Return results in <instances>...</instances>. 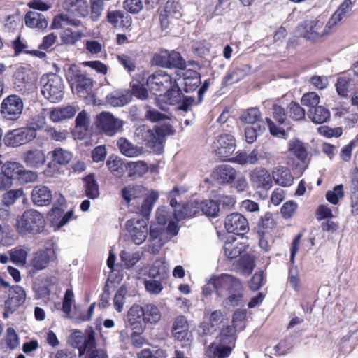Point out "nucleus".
<instances>
[{"label": "nucleus", "instance_id": "680f3d73", "mask_svg": "<svg viewBox=\"0 0 358 358\" xmlns=\"http://www.w3.org/2000/svg\"><path fill=\"white\" fill-rule=\"evenodd\" d=\"M159 194L156 192H152L149 196L145 199L141 206V213L143 216H148L152 209V204L157 201Z\"/></svg>", "mask_w": 358, "mask_h": 358}, {"label": "nucleus", "instance_id": "9d476101", "mask_svg": "<svg viewBox=\"0 0 358 358\" xmlns=\"http://www.w3.org/2000/svg\"><path fill=\"white\" fill-rule=\"evenodd\" d=\"M36 138V133L25 127L9 131L4 136L3 143L8 147L17 148Z\"/></svg>", "mask_w": 358, "mask_h": 358}, {"label": "nucleus", "instance_id": "0eeeda50", "mask_svg": "<svg viewBox=\"0 0 358 358\" xmlns=\"http://www.w3.org/2000/svg\"><path fill=\"white\" fill-rule=\"evenodd\" d=\"M94 124L103 134L113 136L122 127L123 122L109 112H101L96 115Z\"/></svg>", "mask_w": 358, "mask_h": 358}, {"label": "nucleus", "instance_id": "f257e3e1", "mask_svg": "<svg viewBox=\"0 0 358 358\" xmlns=\"http://www.w3.org/2000/svg\"><path fill=\"white\" fill-rule=\"evenodd\" d=\"M162 318V313L157 306L146 303L143 306L132 305L127 315V323L133 330L143 331L146 324H156Z\"/></svg>", "mask_w": 358, "mask_h": 358}, {"label": "nucleus", "instance_id": "1a4fd4ad", "mask_svg": "<svg viewBox=\"0 0 358 358\" xmlns=\"http://www.w3.org/2000/svg\"><path fill=\"white\" fill-rule=\"evenodd\" d=\"M23 109L22 99L17 95H9L2 101L0 112L4 119L16 121L21 117Z\"/></svg>", "mask_w": 358, "mask_h": 358}, {"label": "nucleus", "instance_id": "f704fd0d", "mask_svg": "<svg viewBox=\"0 0 358 358\" xmlns=\"http://www.w3.org/2000/svg\"><path fill=\"white\" fill-rule=\"evenodd\" d=\"M240 120L254 126L258 125L259 123H264L261 113L257 108H251L243 111L240 116Z\"/></svg>", "mask_w": 358, "mask_h": 358}, {"label": "nucleus", "instance_id": "338daca9", "mask_svg": "<svg viewBox=\"0 0 358 358\" xmlns=\"http://www.w3.org/2000/svg\"><path fill=\"white\" fill-rule=\"evenodd\" d=\"M108 169L116 176H120L122 173V167L120 160L115 156H110L106 162Z\"/></svg>", "mask_w": 358, "mask_h": 358}, {"label": "nucleus", "instance_id": "6e6d98bb", "mask_svg": "<svg viewBox=\"0 0 358 358\" xmlns=\"http://www.w3.org/2000/svg\"><path fill=\"white\" fill-rule=\"evenodd\" d=\"M127 289L126 287L121 286L116 292L114 296V308L117 312H121L125 303Z\"/></svg>", "mask_w": 358, "mask_h": 358}, {"label": "nucleus", "instance_id": "09e8293b", "mask_svg": "<svg viewBox=\"0 0 358 358\" xmlns=\"http://www.w3.org/2000/svg\"><path fill=\"white\" fill-rule=\"evenodd\" d=\"M144 193L143 188L140 185L128 186L122 189V196L129 203L133 199L139 197Z\"/></svg>", "mask_w": 358, "mask_h": 358}, {"label": "nucleus", "instance_id": "4c0bfd02", "mask_svg": "<svg viewBox=\"0 0 358 358\" xmlns=\"http://www.w3.org/2000/svg\"><path fill=\"white\" fill-rule=\"evenodd\" d=\"M50 154L52 160L59 165L69 164L73 157L71 152L62 148H56Z\"/></svg>", "mask_w": 358, "mask_h": 358}, {"label": "nucleus", "instance_id": "bb28decb", "mask_svg": "<svg viewBox=\"0 0 358 358\" xmlns=\"http://www.w3.org/2000/svg\"><path fill=\"white\" fill-rule=\"evenodd\" d=\"M64 7L77 17H85L89 13L86 0H65Z\"/></svg>", "mask_w": 358, "mask_h": 358}, {"label": "nucleus", "instance_id": "9b49d317", "mask_svg": "<svg viewBox=\"0 0 358 358\" xmlns=\"http://www.w3.org/2000/svg\"><path fill=\"white\" fill-rule=\"evenodd\" d=\"M176 81L166 71L160 70L155 72L147 79L146 85L154 92H163L172 87Z\"/></svg>", "mask_w": 358, "mask_h": 358}, {"label": "nucleus", "instance_id": "423d86ee", "mask_svg": "<svg viewBox=\"0 0 358 358\" xmlns=\"http://www.w3.org/2000/svg\"><path fill=\"white\" fill-rule=\"evenodd\" d=\"M66 77L74 94L85 97L90 92L93 85L92 79L81 73L76 66L69 69Z\"/></svg>", "mask_w": 358, "mask_h": 358}, {"label": "nucleus", "instance_id": "a211bd4d", "mask_svg": "<svg viewBox=\"0 0 358 358\" xmlns=\"http://www.w3.org/2000/svg\"><path fill=\"white\" fill-rule=\"evenodd\" d=\"M180 84L184 86L186 92L194 91L201 83L200 74L192 69H187L180 75Z\"/></svg>", "mask_w": 358, "mask_h": 358}, {"label": "nucleus", "instance_id": "7ed1b4c3", "mask_svg": "<svg viewBox=\"0 0 358 358\" xmlns=\"http://www.w3.org/2000/svg\"><path fill=\"white\" fill-rule=\"evenodd\" d=\"M45 221L43 215L35 209L25 210L16 219V229L19 234H37L45 228Z\"/></svg>", "mask_w": 358, "mask_h": 358}, {"label": "nucleus", "instance_id": "de8ad7c7", "mask_svg": "<svg viewBox=\"0 0 358 358\" xmlns=\"http://www.w3.org/2000/svg\"><path fill=\"white\" fill-rule=\"evenodd\" d=\"M200 204V210L202 213L209 217H217L220 212V207L217 202L213 200L204 201Z\"/></svg>", "mask_w": 358, "mask_h": 358}, {"label": "nucleus", "instance_id": "a878e982", "mask_svg": "<svg viewBox=\"0 0 358 358\" xmlns=\"http://www.w3.org/2000/svg\"><path fill=\"white\" fill-rule=\"evenodd\" d=\"M78 111V108L73 106L66 107H57L50 113V119L53 122H59L72 118Z\"/></svg>", "mask_w": 358, "mask_h": 358}, {"label": "nucleus", "instance_id": "e2e57ef3", "mask_svg": "<svg viewBox=\"0 0 358 358\" xmlns=\"http://www.w3.org/2000/svg\"><path fill=\"white\" fill-rule=\"evenodd\" d=\"M298 208L297 203L294 201L285 202L280 210L282 217L285 219L291 218L296 213Z\"/></svg>", "mask_w": 358, "mask_h": 358}, {"label": "nucleus", "instance_id": "473e14b6", "mask_svg": "<svg viewBox=\"0 0 358 358\" xmlns=\"http://www.w3.org/2000/svg\"><path fill=\"white\" fill-rule=\"evenodd\" d=\"M117 145L122 154L128 157H137L143 153L141 148L133 145L124 138H119Z\"/></svg>", "mask_w": 358, "mask_h": 358}, {"label": "nucleus", "instance_id": "4be33fe9", "mask_svg": "<svg viewBox=\"0 0 358 358\" xmlns=\"http://www.w3.org/2000/svg\"><path fill=\"white\" fill-rule=\"evenodd\" d=\"M131 100V93L128 90H115L106 96V101L108 104L115 107L124 106Z\"/></svg>", "mask_w": 358, "mask_h": 358}, {"label": "nucleus", "instance_id": "f3484780", "mask_svg": "<svg viewBox=\"0 0 358 358\" xmlns=\"http://www.w3.org/2000/svg\"><path fill=\"white\" fill-rule=\"evenodd\" d=\"M31 199L36 206H43L50 203L52 194L51 190L45 185H37L31 191Z\"/></svg>", "mask_w": 358, "mask_h": 358}, {"label": "nucleus", "instance_id": "4d7b16f0", "mask_svg": "<svg viewBox=\"0 0 358 358\" xmlns=\"http://www.w3.org/2000/svg\"><path fill=\"white\" fill-rule=\"evenodd\" d=\"M320 100L318 94L316 92H311L305 93L301 97V102L305 106L314 108L317 107Z\"/></svg>", "mask_w": 358, "mask_h": 358}, {"label": "nucleus", "instance_id": "2f4dec72", "mask_svg": "<svg viewBox=\"0 0 358 358\" xmlns=\"http://www.w3.org/2000/svg\"><path fill=\"white\" fill-rule=\"evenodd\" d=\"M148 233L147 223L143 220L137 221L136 225L134 226L133 229L130 231L131 239L136 245H140L145 241Z\"/></svg>", "mask_w": 358, "mask_h": 358}, {"label": "nucleus", "instance_id": "aec40b11", "mask_svg": "<svg viewBox=\"0 0 358 358\" xmlns=\"http://www.w3.org/2000/svg\"><path fill=\"white\" fill-rule=\"evenodd\" d=\"M251 182L257 188L270 189L272 180L270 173L265 169H255L250 175Z\"/></svg>", "mask_w": 358, "mask_h": 358}, {"label": "nucleus", "instance_id": "8fccbe9b", "mask_svg": "<svg viewBox=\"0 0 358 358\" xmlns=\"http://www.w3.org/2000/svg\"><path fill=\"white\" fill-rule=\"evenodd\" d=\"M265 129L264 123H259L258 125H250L245 129V141L248 143L255 141L257 136Z\"/></svg>", "mask_w": 358, "mask_h": 358}, {"label": "nucleus", "instance_id": "603ef678", "mask_svg": "<svg viewBox=\"0 0 358 358\" xmlns=\"http://www.w3.org/2000/svg\"><path fill=\"white\" fill-rule=\"evenodd\" d=\"M238 269L244 275H249L255 268L254 259L250 255H245L239 259Z\"/></svg>", "mask_w": 358, "mask_h": 358}, {"label": "nucleus", "instance_id": "3c124183", "mask_svg": "<svg viewBox=\"0 0 358 358\" xmlns=\"http://www.w3.org/2000/svg\"><path fill=\"white\" fill-rule=\"evenodd\" d=\"M21 197H23L24 199H26L25 194L22 189H11L6 192L3 195L2 201L6 207H9L12 206L17 199Z\"/></svg>", "mask_w": 358, "mask_h": 358}, {"label": "nucleus", "instance_id": "7c9ffc66", "mask_svg": "<svg viewBox=\"0 0 358 358\" xmlns=\"http://www.w3.org/2000/svg\"><path fill=\"white\" fill-rule=\"evenodd\" d=\"M273 178L276 184L283 187L290 186L294 180L290 171L285 167L275 169L273 172Z\"/></svg>", "mask_w": 358, "mask_h": 358}, {"label": "nucleus", "instance_id": "a19ab883", "mask_svg": "<svg viewBox=\"0 0 358 358\" xmlns=\"http://www.w3.org/2000/svg\"><path fill=\"white\" fill-rule=\"evenodd\" d=\"M22 171V164L18 162H8L1 166V171L7 178L13 181L19 178Z\"/></svg>", "mask_w": 358, "mask_h": 358}, {"label": "nucleus", "instance_id": "f03ea898", "mask_svg": "<svg viewBox=\"0 0 358 358\" xmlns=\"http://www.w3.org/2000/svg\"><path fill=\"white\" fill-rule=\"evenodd\" d=\"M215 292L219 297H227L231 305H237L243 296V286L241 282L228 274H222L214 278Z\"/></svg>", "mask_w": 358, "mask_h": 358}, {"label": "nucleus", "instance_id": "f8f14e48", "mask_svg": "<svg viewBox=\"0 0 358 358\" xmlns=\"http://www.w3.org/2000/svg\"><path fill=\"white\" fill-rule=\"evenodd\" d=\"M248 245L243 236H229L224 245V252L227 257L234 259L239 257L247 249Z\"/></svg>", "mask_w": 358, "mask_h": 358}, {"label": "nucleus", "instance_id": "5fc2aeb1", "mask_svg": "<svg viewBox=\"0 0 358 358\" xmlns=\"http://www.w3.org/2000/svg\"><path fill=\"white\" fill-rule=\"evenodd\" d=\"M167 68L176 67L180 69H184L186 66L185 60L179 52L176 51L169 52Z\"/></svg>", "mask_w": 358, "mask_h": 358}, {"label": "nucleus", "instance_id": "864d4df0", "mask_svg": "<svg viewBox=\"0 0 358 358\" xmlns=\"http://www.w3.org/2000/svg\"><path fill=\"white\" fill-rule=\"evenodd\" d=\"M236 330L232 326H227L223 328L219 336L218 341L224 343H233L235 344L236 341Z\"/></svg>", "mask_w": 358, "mask_h": 358}, {"label": "nucleus", "instance_id": "69168bd1", "mask_svg": "<svg viewBox=\"0 0 358 358\" xmlns=\"http://www.w3.org/2000/svg\"><path fill=\"white\" fill-rule=\"evenodd\" d=\"M82 34L78 31H72L70 29L64 31V34L61 36L62 42L68 45H73L77 41L80 40Z\"/></svg>", "mask_w": 358, "mask_h": 358}, {"label": "nucleus", "instance_id": "774afa93", "mask_svg": "<svg viewBox=\"0 0 358 358\" xmlns=\"http://www.w3.org/2000/svg\"><path fill=\"white\" fill-rule=\"evenodd\" d=\"M103 8L104 4L101 0H91V19L93 21L99 20Z\"/></svg>", "mask_w": 358, "mask_h": 358}, {"label": "nucleus", "instance_id": "6e6552de", "mask_svg": "<svg viewBox=\"0 0 358 358\" xmlns=\"http://www.w3.org/2000/svg\"><path fill=\"white\" fill-rule=\"evenodd\" d=\"M324 22L320 19L305 21L298 27V32L308 39H316L329 34L334 27H329L327 23L324 26Z\"/></svg>", "mask_w": 358, "mask_h": 358}, {"label": "nucleus", "instance_id": "a18cd8bd", "mask_svg": "<svg viewBox=\"0 0 358 358\" xmlns=\"http://www.w3.org/2000/svg\"><path fill=\"white\" fill-rule=\"evenodd\" d=\"M166 90V93L164 95V101L170 105L180 103L182 98L181 90L178 87H175L174 84Z\"/></svg>", "mask_w": 358, "mask_h": 358}, {"label": "nucleus", "instance_id": "39448f33", "mask_svg": "<svg viewBox=\"0 0 358 358\" xmlns=\"http://www.w3.org/2000/svg\"><path fill=\"white\" fill-rule=\"evenodd\" d=\"M41 93L52 103L60 101L64 94V85L62 78L55 74L44 75L41 78Z\"/></svg>", "mask_w": 358, "mask_h": 358}, {"label": "nucleus", "instance_id": "13d9d810", "mask_svg": "<svg viewBox=\"0 0 358 358\" xmlns=\"http://www.w3.org/2000/svg\"><path fill=\"white\" fill-rule=\"evenodd\" d=\"M46 120L43 114H38L33 116L28 122V129H30L36 133L37 130H40L45 125Z\"/></svg>", "mask_w": 358, "mask_h": 358}, {"label": "nucleus", "instance_id": "c756f323", "mask_svg": "<svg viewBox=\"0 0 358 358\" xmlns=\"http://www.w3.org/2000/svg\"><path fill=\"white\" fill-rule=\"evenodd\" d=\"M169 268L162 259L155 261L149 270V276L152 278H159L162 280L166 278Z\"/></svg>", "mask_w": 358, "mask_h": 358}, {"label": "nucleus", "instance_id": "052dcab7", "mask_svg": "<svg viewBox=\"0 0 358 358\" xmlns=\"http://www.w3.org/2000/svg\"><path fill=\"white\" fill-rule=\"evenodd\" d=\"M289 117L295 121L302 120L305 118V110L298 103L291 102L289 105Z\"/></svg>", "mask_w": 358, "mask_h": 358}, {"label": "nucleus", "instance_id": "c03bdc74", "mask_svg": "<svg viewBox=\"0 0 358 358\" xmlns=\"http://www.w3.org/2000/svg\"><path fill=\"white\" fill-rule=\"evenodd\" d=\"M148 166L143 161L128 163V175L130 177L140 178L148 171Z\"/></svg>", "mask_w": 358, "mask_h": 358}, {"label": "nucleus", "instance_id": "6ab92c4d", "mask_svg": "<svg viewBox=\"0 0 358 358\" xmlns=\"http://www.w3.org/2000/svg\"><path fill=\"white\" fill-rule=\"evenodd\" d=\"M335 86L338 95L343 97H347L358 87L351 76L346 73L342 74L338 78Z\"/></svg>", "mask_w": 358, "mask_h": 358}, {"label": "nucleus", "instance_id": "5701e85b", "mask_svg": "<svg viewBox=\"0 0 358 358\" xmlns=\"http://www.w3.org/2000/svg\"><path fill=\"white\" fill-rule=\"evenodd\" d=\"M235 344L224 343L220 342L218 343H211L207 350L206 354L210 357L227 358L231 354Z\"/></svg>", "mask_w": 358, "mask_h": 358}, {"label": "nucleus", "instance_id": "412c9836", "mask_svg": "<svg viewBox=\"0 0 358 358\" xmlns=\"http://www.w3.org/2000/svg\"><path fill=\"white\" fill-rule=\"evenodd\" d=\"M237 175L236 171L229 165H220L213 171V177L218 182L229 184L232 182Z\"/></svg>", "mask_w": 358, "mask_h": 358}, {"label": "nucleus", "instance_id": "393cba45", "mask_svg": "<svg viewBox=\"0 0 358 358\" xmlns=\"http://www.w3.org/2000/svg\"><path fill=\"white\" fill-rule=\"evenodd\" d=\"M352 8V1L344 0L327 22V26L329 27H336L341 21L349 15Z\"/></svg>", "mask_w": 358, "mask_h": 358}, {"label": "nucleus", "instance_id": "e433bc0d", "mask_svg": "<svg viewBox=\"0 0 358 358\" xmlns=\"http://www.w3.org/2000/svg\"><path fill=\"white\" fill-rule=\"evenodd\" d=\"M259 161V152L254 149L251 152H239L236 157L233 158V162L241 165L255 164Z\"/></svg>", "mask_w": 358, "mask_h": 358}, {"label": "nucleus", "instance_id": "37998d69", "mask_svg": "<svg viewBox=\"0 0 358 358\" xmlns=\"http://www.w3.org/2000/svg\"><path fill=\"white\" fill-rule=\"evenodd\" d=\"M142 253L139 251L129 252L123 250L120 252L121 261L127 268L133 267L141 258Z\"/></svg>", "mask_w": 358, "mask_h": 358}, {"label": "nucleus", "instance_id": "ea45409f", "mask_svg": "<svg viewBox=\"0 0 358 358\" xmlns=\"http://www.w3.org/2000/svg\"><path fill=\"white\" fill-rule=\"evenodd\" d=\"M289 151L301 162H304L307 157V150L303 143L298 139L291 140L289 142Z\"/></svg>", "mask_w": 358, "mask_h": 358}, {"label": "nucleus", "instance_id": "2eb2a0df", "mask_svg": "<svg viewBox=\"0 0 358 358\" xmlns=\"http://www.w3.org/2000/svg\"><path fill=\"white\" fill-rule=\"evenodd\" d=\"M55 259V250L53 248H45L34 254L30 264L36 271H41L47 268L50 262Z\"/></svg>", "mask_w": 358, "mask_h": 358}, {"label": "nucleus", "instance_id": "c9c22d12", "mask_svg": "<svg viewBox=\"0 0 358 358\" xmlns=\"http://www.w3.org/2000/svg\"><path fill=\"white\" fill-rule=\"evenodd\" d=\"M80 24L79 20L71 18L67 14H59L54 17L52 28L59 29L66 26L78 27Z\"/></svg>", "mask_w": 358, "mask_h": 358}, {"label": "nucleus", "instance_id": "0e129e2a", "mask_svg": "<svg viewBox=\"0 0 358 358\" xmlns=\"http://www.w3.org/2000/svg\"><path fill=\"white\" fill-rule=\"evenodd\" d=\"M196 212V210L188 212L187 204H180L175 206L173 215L175 219L178 221H180L181 220L194 216Z\"/></svg>", "mask_w": 358, "mask_h": 358}, {"label": "nucleus", "instance_id": "cd10ccee", "mask_svg": "<svg viewBox=\"0 0 358 358\" xmlns=\"http://www.w3.org/2000/svg\"><path fill=\"white\" fill-rule=\"evenodd\" d=\"M24 23L27 27L37 29H45L48 24L45 16L36 11H29L26 13Z\"/></svg>", "mask_w": 358, "mask_h": 358}, {"label": "nucleus", "instance_id": "4468645a", "mask_svg": "<svg viewBox=\"0 0 358 358\" xmlns=\"http://www.w3.org/2000/svg\"><path fill=\"white\" fill-rule=\"evenodd\" d=\"M214 147L217 154L221 157L230 156L236 150L234 137L228 134L220 135L214 142Z\"/></svg>", "mask_w": 358, "mask_h": 358}, {"label": "nucleus", "instance_id": "20e7f679", "mask_svg": "<svg viewBox=\"0 0 358 358\" xmlns=\"http://www.w3.org/2000/svg\"><path fill=\"white\" fill-rule=\"evenodd\" d=\"M168 127H155L150 129L146 125H141L136 129L135 134L151 148L154 152L159 154L163 150L164 136L169 134Z\"/></svg>", "mask_w": 358, "mask_h": 358}, {"label": "nucleus", "instance_id": "49530a36", "mask_svg": "<svg viewBox=\"0 0 358 358\" xmlns=\"http://www.w3.org/2000/svg\"><path fill=\"white\" fill-rule=\"evenodd\" d=\"M71 345L79 350V356L85 354V336L80 331H75L69 338Z\"/></svg>", "mask_w": 358, "mask_h": 358}, {"label": "nucleus", "instance_id": "ddd939ff", "mask_svg": "<svg viewBox=\"0 0 358 358\" xmlns=\"http://www.w3.org/2000/svg\"><path fill=\"white\" fill-rule=\"evenodd\" d=\"M224 227L229 233L243 234L249 229L247 219L240 213H231L227 216Z\"/></svg>", "mask_w": 358, "mask_h": 358}, {"label": "nucleus", "instance_id": "dca6fc26", "mask_svg": "<svg viewBox=\"0 0 358 358\" xmlns=\"http://www.w3.org/2000/svg\"><path fill=\"white\" fill-rule=\"evenodd\" d=\"M22 160L27 167L38 169L45 164L46 157L43 150L33 148L23 154Z\"/></svg>", "mask_w": 358, "mask_h": 358}, {"label": "nucleus", "instance_id": "c85d7f7f", "mask_svg": "<svg viewBox=\"0 0 358 358\" xmlns=\"http://www.w3.org/2000/svg\"><path fill=\"white\" fill-rule=\"evenodd\" d=\"M249 71L246 66L236 67L229 71L224 77L222 84L224 85H229L238 83L245 78Z\"/></svg>", "mask_w": 358, "mask_h": 358}, {"label": "nucleus", "instance_id": "79ce46f5", "mask_svg": "<svg viewBox=\"0 0 358 358\" xmlns=\"http://www.w3.org/2000/svg\"><path fill=\"white\" fill-rule=\"evenodd\" d=\"M9 303L17 307L25 301L26 294L24 289L18 285L13 286L9 289Z\"/></svg>", "mask_w": 358, "mask_h": 358}, {"label": "nucleus", "instance_id": "b1692460", "mask_svg": "<svg viewBox=\"0 0 358 358\" xmlns=\"http://www.w3.org/2000/svg\"><path fill=\"white\" fill-rule=\"evenodd\" d=\"M172 334L178 341L189 340V324L185 317L179 316L174 320L172 327Z\"/></svg>", "mask_w": 358, "mask_h": 358}, {"label": "nucleus", "instance_id": "bf43d9fd", "mask_svg": "<svg viewBox=\"0 0 358 358\" xmlns=\"http://www.w3.org/2000/svg\"><path fill=\"white\" fill-rule=\"evenodd\" d=\"M344 196L343 185H338L333 190L328 191L326 194L327 199L333 204H337L341 199Z\"/></svg>", "mask_w": 358, "mask_h": 358}, {"label": "nucleus", "instance_id": "72a5a7b5", "mask_svg": "<svg viewBox=\"0 0 358 358\" xmlns=\"http://www.w3.org/2000/svg\"><path fill=\"white\" fill-rule=\"evenodd\" d=\"M308 117L316 124H322L330 118L329 111L323 106H319L310 108L308 111Z\"/></svg>", "mask_w": 358, "mask_h": 358}, {"label": "nucleus", "instance_id": "58836bf2", "mask_svg": "<svg viewBox=\"0 0 358 358\" xmlns=\"http://www.w3.org/2000/svg\"><path fill=\"white\" fill-rule=\"evenodd\" d=\"M85 195L95 199L99 196V185L94 178V174H89L84 178Z\"/></svg>", "mask_w": 358, "mask_h": 358}]
</instances>
